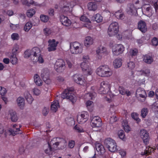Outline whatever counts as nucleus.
<instances>
[{
    "mask_svg": "<svg viewBox=\"0 0 158 158\" xmlns=\"http://www.w3.org/2000/svg\"><path fill=\"white\" fill-rule=\"evenodd\" d=\"M97 74L102 77H108L113 74V71L108 66L104 65L100 66L96 70Z\"/></svg>",
    "mask_w": 158,
    "mask_h": 158,
    "instance_id": "f257e3e1",
    "label": "nucleus"
},
{
    "mask_svg": "<svg viewBox=\"0 0 158 158\" xmlns=\"http://www.w3.org/2000/svg\"><path fill=\"white\" fill-rule=\"evenodd\" d=\"M83 62L81 66L83 72L87 73L88 75H91L92 73V70L90 66L89 59L88 55H84L83 56Z\"/></svg>",
    "mask_w": 158,
    "mask_h": 158,
    "instance_id": "f03ea898",
    "label": "nucleus"
},
{
    "mask_svg": "<svg viewBox=\"0 0 158 158\" xmlns=\"http://www.w3.org/2000/svg\"><path fill=\"white\" fill-rule=\"evenodd\" d=\"M70 52L73 54H81L83 50L82 45L77 41L71 43L70 44Z\"/></svg>",
    "mask_w": 158,
    "mask_h": 158,
    "instance_id": "7ed1b4c3",
    "label": "nucleus"
},
{
    "mask_svg": "<svg viewBox=\"0 0 158 158\" xmlns=\"http://www.w3.org/2000/svg\"><path fill=\"white\" fill-rule=\"evenodd\" d=\"M104 143L108 150L111 152H115L117 150V147L115 141L109 138L106 139L104 141Z\"/></svg>",
    "mask_w": 158,
    "mask_h": 158,
    "instance_id": "20e7f679",
    "label": "nucleus"
},
{
    "mask_svg": "<svg viewBox=\"0 0 158 158\" xmlns=\"http://www.w3.org/2000/svg\"><path fill=\"white\" fill-rule=\"evenodd\" d=\"M73 89L72 88L65 89L62 94V98L63 99H68L72 103H74L76 102V98L74 96L73 94Z\"/></svg>",
    "mask_w": 158,
    "mask_h": 158,
    "instance_id": "39448f33",
    "label": "nucleus"
},
{
    "mask_svg": "<svg viewBox=\"0 0 158 158\" xmlns=\"http://www.w3.org/2000/svg\"><path fill=\"white\" fill-rule=\"evenodd\" d=\"M40 49L37 47L33 48L31 50L28 49L24 53L25 58H27L33 56V57L38 56L40 55Z\"/></svg>",
    "mask_w": 158,
    "mask_h": 158,
    "instance_id": "423d86ee",
    "label": "nucleus"
},
{
    "mask_svg": "<svg viewBox=\"0 0 158 158\" xmlns=\"http://www.w3.org/2000/svg\"><path fill=\"white\" fill-rule=\"evenodd\" d=\"M119 31L118 23L116 22L112 23L109 26L108 29V33L110 36L116 35Z\"/></svg>",
    "mask_w": 158,
    "mask_h": 158,
    "instance_id": "0eeeda50",
    "label": "nucleus"
},
{
    "mask_svg": "<svg viewBox=\"0 0 158 158\" xmlns=\"http://www.w3.org/2000/svg\"><path fill=\"white\" fill-rule=\"evenodd\" d=\"M54 68L56 70L58 73L62 72L65 69V63L63 59H57L54 65Z\"/></svg>",
    "mask_w": 158,
    "mask_h": 158,
    "instance_id": "6e6552de",
    "label": "nucleus"
},
{
    "mask_svg": "<svg viewBox=\"0 0 158 158\" xmlns=\"http://www.w3.org/2000/svg\"><path fill=\"white\" fill-rule=\"evenodd\" d=\"M110 87V85L108 81H103L101 83L98 93L101 94H106L109 91Z\"/></svg>",
    "mask_w": 158,
    "mask_h": 158,
    "instance_id": "1a4fd4ad",
    "label": "nucleus"
},
{
    "mask_svg": "<svg viewBox=\"0 0 158 158\" xmlns=\"http://www.w3.org/2000/svg\"><path fill=\"white\" fill-rule=\"evenodd\" d=\"M102 124L101 119L99 117L95 116L91 118L90 125L92 127H99Z\"/></svg>",
    "mask_w": 158,
    "mask_h": 158,
    "instance_id": "9d476101",
    "label": "nucleus"
},
{
    "mask_svg": "<svg viewBox=\"0 0 158 158\" xmlns=\"http://www.w3.org/2000/svg\"><path fill=\"white\" fill-rule=\"evenodd\" d=\"M125 48L121 44L115 45L112 48V52L114 55L118 56L122 53L124 51Z\"/></svg>",
    "mask_w": 158,
    "mask_h": 158,
    "instance_id": "9b49d317",
    "label": "nucleus"
},
{
    "mask_svg": "<svg viewBox=\"0 0 158 158\" xmlns=\"http://www.w3.org/2000/svg\"><path fill=\"white\" fill-rule=\"evenodd\" d=\"M73 78L74 82L78 84L83 86L86 84V80L82 75L76 74L73 76Z\"/></svg>",
    "mask_w": 158,
    "mask_h": 158,
    "instance_id": "f8f14e48",
    "label": "nucleus"
},
{
    "mask_svg": "<svg viewBox=\"0 0 158 158\" xmlns=\"http://www.w3.org/2000/svg\"><path fill=\"white\" fill-rule=\"evenodd\" d=\"M41 76L46 83L48 84L50 83L51 81L49 79V72L47 68H45L42 70Z\"/></svg>",
    "mask_w": 158,
    "mask_h": 158,
    "instance_id": "ddd939ff",
    "label": "nucleus"
},
{
    "mask_svg": "<svg viewBox=\"0 0 158 158\" xmlns=\"http://www.w3.org/2000/svg\"><path fill=\"white\" fill-rule=\"evenodd\" d=\"M89 114L86 111L81 112L80 115H78L77 121L79 124H82L86 122L89 118Z\"/></svg>",
    "mask_w": 158,
    "mask_h": 158,
    "instance_id": "4468645a",
    "label": "nucleus"
},
{
    "mask_svg": "<svg viewBox=\"0 0 158 158\" xmlns=\"http://www.w3.org/2000/svg\"><path fill=\"white\" fill-rule=\"evenodd\" d=\"M48 48L49 52L54 51L56 49V48L59 43L58 41H56L55 39H50L48 41Z\"/></svg>",
    "mask_w": 158,
    "mask_h": 158,
    "instance_id": "2eb2a0df",
    "label": "nucleus"
},
{
    "mask_svg": "<svg viewBox=\"0 0 158 158\" xmlns=\"http://www.w3.org/2000/svg\"><path fill=\"white\" fill-rule=\"evenodd\" d=\"M140 135L143 142L146 144L148 143L149 140V136L148 132L144 129L140 130Z\"/></svg>",
    "mask_w": 158,
    "mask_h": 158,
    "instance_id": "dca6fc26",
    "label": "nucleus"
},
{
    "mask_svg": "<svg viewBox=\"0 0 158 158\" xmlns=\"http://www.w3.org/2000/svg\"><path fill=\"white\" fill-rule=\"evenodd\" d=\"M136 94L142 98L140 100L141 101L143 102L145 101L147 94L145 90L143 88L140 87L138 88L136 90Z\"/></svg>",
    "mask_w": 158,
    "mask_h": 158,
    "instance_id": "f3484780",
    "label": "nucleus"
},
{
    "mask_svg": "<svg viewBox=\"0 0 158 158\" xmlns=\"http://www.w3.org/2000/svg\"><path fill=\"white\" fill-rule=\"evenodd\" d=\"M97 56L99 59L102 58V56L106 54V48L102 46L98 47L96 50Z\"/></svg>",
    "mask_w": 158,
    "mask_h": 158,
    "instance_id": "a211bd4d",
    "label": "nucleus"
},
{
    "mask_svg": "<svg viewBox=\"0 0 158 158\" xmlns=\"http://www.w3.org/2000/svg\"><path fill=\"white\" fill-rule=\"evenodd\" d=\"M22 125H19V127H18V125L15 124L13 125V129H10L9 131L10 134L13 136L18 134H21L22 133V131L20 130V128L21 127Z\"/></svg>",
    "mask_w": 158,
    "mask_h": 158,
    "instance_id": "6ab92c4d",
    "label": "nucleus"
},
{
    "mask_svg": "<svg viewBox=\"0 0 158 158\" xmlns=\"http://www.w3.org/2000/svg\"><path fill=\"white\" fill-rule=\"evenodd\" d=\"M138 28L142 32H145L147 30L146 23L143 20H140L138 23Z\"/></svg>",
    "mask_w": 158,
    "mask_h": 158,
    "instance_id": "aec40b11",
    "label": "nucleus"
},
{
    "mask_svg": "<svg viewBox=\"0 0 158 158\" xmlns=\"http://www.w3.org/2000/svg\"><path fill=\"white\" fill-rule=\"evenodd\" d=\"M60 20L63 25L66 27L70 26L72 23L71 20L69 19L68 17L63 15L61 16Z\"/></svg>",
    "mask_w": 158,
    "mask_h": 158,
    "instance_id": "412c9836",
    "label": "nucleus"
},
{
    "mask_svg": "<svg viewBox=\"0 0 158 158\" xmlns=\"http://www.w3.org/2000/svg\"><path fill=\"white\" fill-rule=\"evenodd\" d=\"M120 94L122 95H126L127 96L131 95V93L128 89H125L123 86H120L118 88Z\"/></svg>",
    "mask_w": 158,
    "mask_h": 158,
    "instance_id": "4be33fe9",
    "label": "nucleus"
},
{
    "mask_svg": "<svg viewBox=\"0 0 158 158\" xmlns=\"http://www.w3.org/2000/svg\"><path fill=\"white\" fill-rule=\"evenodd\" d=\"M96 149L100 155H103L105 152L103 146L99 143L96 145Z\"/></svg>",
    "mask_w": 158,
    "mask_h": 158,
    "instance_id": "5701e85b",
    "label": "nucleus"
},
{
    "mask_svg": "<svg viewBox=\"0 0 158 158\" xmlns=\"http://www.w3.org/2000/svg\"><path fill=\"white\" fill-rule=\"evenodd\" d=\"M24 95L28 102L31 104L34 99L31 94L28 92L26 91L24 93Z\"/></svg>",
    "mask_w": 158,
    "mask_h": 158,
    "instance_id": "b1692460",
    "label": "nucleus"
},
{
    "mask_svg": "<svg viewBox=\"0 0 158 158\" xmlns=\"http://www.w3.org/2000/svg\"><path fill=\"white\" fill-rule=\"evenodd\" d=\"M154 151V149L153 148H151L149 146L146 147L144 152H141V154L143 156L150 155Z\"/></svg>",
    "mask_w": 158,
    "mask_h": 158,
    "instance_id": "393cba45",
    "label": "nucleus"
},
{
    "mask_svg": "<svg viewBox=\"0 0 158 158\" xmlns=\"http://www.w3.org/2000/svg\"><path fill=\"white\" fill-rule=\"evenodd\" d=\"M88 7L89 10L95 11L97 9V5L94 2H91L89 3L87 5Z\"/></svg>",
    "mask_w": 158,
    "mask_h": 158,
    "instance_id": "a878e982",
    "label": "nucleus"
},
{
    "mask_svg": "<svg viewBox=\"0 0 158 158\" xmlns=\"http://www.w3.org/2000/svg\"><path fill=\"white\" fill-rule=\"evenodd\" d=\"M17 101L18 106L21 109H22L25 104L24 98L19 97L17 98Z\"/></svg>",
    "mask_w": 158,
    "mask_h": 158,
    "instance_id": "bb28decb",
    "label": "nucleus"
},
{
    "mask_svg": "<svg viewBox=\"0 0 158 158\" xmlns=\"http://www.w3.org/2000/svg\"><path fill=\"white\" fill-rule=\"evenodd\" d=\"M138 53V50L136 48L131 49L128 53V55L130 58H131L133 57L134 56H136Z\"/></svg>",
    "mask_w": 158,
    "mask_h": 158,
    "instance_id": "cd10ccee",
    "label": "nucleus"
},
{
    "mask_svg": "<svg viewBox=\"0 0 158 158\" xmlns=\"http://www.w3.org/2000/svg\"><path fill=\"white\" fill-rule=\"evenodd\" d=\"M93 40L92 38L88 36L86 37L84 42L85 45V46L89 47L93 44Z\"/></svg>",
    "mask_w": 158,
    "mask_h": 158,
    "instance_id": "c85d7f7f",
    "label": "nucleus"
},
{
    "mask_svg": "<svg viewBox=\"0 0 158 158\" xmlns=\"http://www.w3.org/2000/svg\"><path fill=\"white\" fill-rule=\"evenodd\" d=\"M59 107V104L58 101H54L53 103L51 105V109L53 112H56Z\"/></svg>",
    "mask_w": 158,
    "mask_h": 158,
    "instance_id": "c756f323",
    "label": "nucleus"
},
{
    "mask_svg": "<svg viewBox=\"0 0 158 158\" xmlns=\"http://www.w3.org/2000/svg\"><path fill=\"white\" fill-rule=\"evenodd\" d=\"M122 64V60L120 58L116 59L114 62V65L115 68H118L120 67Z\"/></svg>",
    "mask_w": 158,
    "mask_h": 158,
    "instance_id": "7c9ffc66",
    "label": "nucleus"
},
{
    "mask_svg": "<svg viewBox=\"0 0 158 158\" xmlns=\"http://www.w3.org/2000/svg\"><path fill=\"white\" fill-rule=\"evenodd\" d=\"M34 81L36 84L38 86H40L42 85V81L40 79L39 76L35 74L34 76Z\"/></svg>",
    "mask_w": 158,
    "mask_h": 158,
    "instance_id": "2f4dec72",
    "label": "nucleus"
},
{
    "mask_svg": "<svg viewBox=\"0 0 158 158\" xmlns=\"http://www.w3.org/2000/svg\"><path fill=\"white\" fill-rule=\"evenodd\" d=\"M118 135L119 138L123 141H125L126 138L124 131L122 130H120L118 132Z\"/></svg>",
    "mask_w": 158,
    "mask_h": 158,
    "instance_id": "473e14b6",
    "label": "nucleus"
},
{
    "mask_svg": "<svg viewBox=\"0 0 158 158\" xmlns=\"http://www.w3.org/2000/svg\"><path fill=\"white\" fill-rule=\"evenodd\" d=\"M143 60L147 64H150L153 61V59L151 56L146 55L143 57Z\"/></svg>",
    "mask_w": 158,
    "mask_h": 158,
    "instance_id": "72a5a7b5",
    "label": "nucleus"
},
{
    "mask_svg": "<svg viewBox=\"0 0 158 158\" xmlns=\"http://www.w3.org/2000/svg\"><path fill=\"white\" fill-rule=\"evenodd\" d=\"M33 61L35 62L38 61L39 63H42L44 62V60L41 55L40 53V55L36 56H34V58L33 59Z\"/></svg>",
    "mask_w": 158,
    "mask_h": 158,
    "instance_id": "f704fd0d",
    "label": "nucleus"
},
{
    "mask_svg": "<svg viewBox=\"0 0 158 158\" xmlns=\"http://www.w3.org/2000/svg\"><path fill=\"white\" fill-rule=\"evenodd\" d=\"M10 62L13 64H16L17 63L18 59L16 57V55L14 53H12L10 56Z\"/></svg>",
    "mask_w": 158,
    "mask_h": 158,
    "instance_id": "c9c22d12",
    "label": "nucleus"
},
{
    "mask_svg": "<svg viewBox=\"0 0 158 158\" xmlns=\"http://www.w3.org/2000/svg\"><path fill=\"white\" fill-rule=\"evenodd\" d=\"M10 114L11 121L13 122H16L18 120L16 113L15 111H10Z\"/></svg>",
    "mask_w": 158,
    "mask_h": 158,
    "instance_id": "e433bc0d",
    "label": "nucleus"
},
{
    "mask_svg": "<svg viewBox=\"0 0 158 158\" xmlns=\"http://www.w3.org/2000/svg\"><path fill=\"white\" fill-rule=\"evenodd\" d=\"M60 139V138L59 137L53 138L52 140H51L50 143L48 142V143H49L51 146L52 145H55L57 146L59 145V142L57 141V139Z\"/></svg>",
    "mask_w": 158,
    "mask_h": 158,
    "instance_id": "4c0bfd02",
    "label": "nucleus"
},
{
    "mask_svg": "<svg viewBox=\"0 0 158 158\" xmlns=\"http://www.w3.org/2000/svg\"><path fill=\"white\" fill-rule=\"evenodd\" d=\"M114 15L115 17L117 19H123L124 17V15L120 10H118L114 14Z\"/></svg>",
    "mask_w": 158,
    "mask_h": 158,
    "instance_id": "58836bf2",
    "label": "nucleus"
},
{
    "mask_svg": "<svg viewBox=\"0 0 158 158\" xmlns=\"http://www.w3.org/2000/svg\"><path fill=\"white\" fill-rule=\"evenodd\" d=\"M148 110L146 108L142 109L141 111V116L143 118H145L148 113Z\"/></svg>",
    "mask_w": 158,
    "mask_h": 158,
    "instance_id": "ea45409f",
    "label": "nucleus"
},
{
    "mask_svg": "<svg viewBox=\"0 0 158 158\" xmlns=\"http://www.w3.org/2000/svg\"><path fill=\"white\" fill-rule=\"evenodd\" d=\"M152 111L155 113L158 112V103L157 102H154L152 105Z\"/></svg>",
    "mask_w": 158,
    "mask_h": 158,
    "instance_id": "a19ab883",
    "label": "nucleus"
},
{
    "mask_svg": "<svg viewBox=\"0 0 158 158\" xmlns=\"http://www.w3.org/2000/svg\"><path fill=\"white\" fill-rule=\"evenodd\" d=\"M35 13V11L33 9H31L27 10V15L28 17H31Z\"/></svg>",
    "mask_w": 158,
    "mask_h": 158,
    "instance_id": "79ce46f5",
    "label": "nucleus"
},
{
    "mask_svg": "<svg viewBox=\"0 0 158 158\" xmlns=\"http://www.w3.org/2000/svg\"><path fill=\"white\" fill-rule=\"evenodd\" d=\"M32 25L31 23L29 22H27L25 25L24 29L26 31H28L31 28Z\"/></svg>",
    "mask_w": 158,
    "mask_h": 158,
    "instance_id": "37998d69",
    "label": "nucleus"
},
{
    "mask_svg": "<svg viewBox=\"0 0 158 158\" xmlns=\"http://www.w3.org/2000/svg\"><path fill=\"white\" fill-rule=\"evenodd\" d=\"M95 21L97 23L101 22L102 20L103 17L100 14H96L94 17Z\"/></svg>",
    "mask_w": 158,
    "mask_h": 158,
    "instance_id": "c03bdc74",
    "label": "nucleus"
},
{
    "mask_svg": "<svg viewBox=\"0 0 158 158\" xmlns=\"http://www.w3.org/2000/svg\"><path fill=\"white\" fill-rule=\"evenodd\" d=\"M131 116L133 119L136 121L137 123H139L140 122L141 120L139 118L138 115L136 113H132L131 114Z\"/></svg>",
    "mask_w": 158,
    "mask_h": 158,
    "instance_id": "a18cd8bd",
    "label": "nucleus"
},
{
    "mask_svg": "<svg viewBox=\"0 0 158 158\" xmlns=\"http://www.w3.org/2000/svg\"><path fill=\"white\" fill-rule=\"evenodd\" d=\"M41 20L44 22H47L49 20V17L44 15H41L40 16Z\"/></svg>",
    "mask_w": 158,
    "mask_h": 158,
    "instance_id": "49530a36",
    "label": "nucleus"
},
{
    "mask_svg": "<svg viewBox=\"0 0 158 158\" xmlns=\"http://www.w3.org/2000/svg\"><path fill=\"white\" fill-rule=\"evenodd\" d=\"M127 67L130 69H133L135 67V64L133 61H129L127 64Z\"/></svg>",
    "mask_w": 158,
    "mask_h": 158,
    "instance_id": "de8ad7c7",
    "label": "nucleus"
},
{
    "mask_svg": "<svg viewBox=\"0 0 158 158\" xmlns=\"http://www.w3.org/2000/svg\"><path fill=\"white\" fill-rule=\"evenodd\" d=\"M93 103V102L88 100L85 103L86 106H87V108L89 110L90 112H91L93 110V108H91L90 109H89V107Z\"/></svg>",
    "mask_w": 158,
    "mask_h": 158,
    "instance_id": "09e8293b",
    "label": "nucleus"
},
{
    "mask_svg": "<svg viewBox=\"0 0 158 158\" xmlns=\"http://www.w3.org/2000/svg\"><path fill=\"white\" fill-rule=\"evenodd\" d=\"M119 153L120 155L123 156H124L126 155V152L122 149H119L117 148V150L115 152Z\"/></svg>",
    "mask_w": 158,
    "mask_h": 158,
    "instance_id": "8fccbe9b",
    "label": "nucleus"
},
{
    "mask_svg": "<svg viewBox=\"0 0 158 158\" xmlns=\"http://www.w3.org/2000/svg\"><path fill=\"white\" fill-rule=\"evenodd\" d=\"M123 126L125 131L127 132H128L130 131V127L127 123H123Z\"/></svg>",
    "mask_w": 158,
    "mask_h": 158,
    "instance_id": "3c124183",
    "label": "nucleus"
},
{
    "mask_svg": "<svg viewBox=\"0 0 158 158\" xmlns=\"http://www.w3.org/2000/svg\"><path fill=\"white\" fill-rule=\"evenodd\" d=\"M52 151V148L50 144L48 143V148L45 150V152L47 154L50 155Z\"/></svg>",
    "mask_w": 158,
    "mask_h": 158,
    "instance_id": "603ef678",
    "label": "nucleus"
},
{
    "mask_svg": "<svg viewBox=\"0 0 158 158\" xmlns=\"http://www.w3.org/2000/svg\"><path fill=\"white\" fill-rule=\"evenodd\" d=\"M12 39L14 40H18L19 39V36L18 33H13L11 35Z\"/></svg>",
    "mask_w": 158,
    "mask_h": 158,
    "instance_id": "864d4df0",
    "label": "nucleus"
},
{
    "mask_svg": "<svg viewBox=\"0 0 158 158\" xmlns=\"http://www.w3.org/2000/svg\"><path fill=\"white\" fill-rule=\"evenodd\" d=\"M80 20L83 22L90 23V20L86 17L84 15H82L80 18Z\"/></svg>",
    "mask_w": 158,
    "mask_h": 158,
    "instance_id": "5fc2aeb1",
    "label": "nucleus"
},
{
    "mask_svg": "<svg viewBox=\"0 0 158 158\" xmlns=\"http://www.w3.org/2000/svg\"><path fill=\"white\" fill-rule=\"evenodd\" d=\"M7 92L6 88L0 86V94L2 96H4Z\"/></svg>",
    "mask_w": 158,
    "mask_h": 158,
    "instance_id": "6e6d98bb",
    "label": "nucleus"
},
{
    "mask_svg": "<svg viewBox=\"0 0 158 158\" xmlns=\"http://www.w3.org/2000/svg\"><path fill=\"white\" fill-rule=\"evenodd\" d=\"M152 43L154 46H156L158 44V40L156 37H154L152 40Z\"/></svg>",
    "mask_w": 158,
    "mask_h": 158,
    "instance_id": "4d7b16f0",
    "label": "nucleus"
},
{
    "mask_svg": "<svg viewBox=\"0 0 158 158\" xmlns=\"http://www.w3.org/2000/svg\"><path fill=\"white\" fill-rule=\"evenodd\" d=\"M75 144V141L73 140L69 141L68 143V146L70 148H73Z\"/></svg>",
    "mask_w": 158,
    "mask_h": 158,
    "instance_id": "13d9d810",
    "label": "nucleus"
},
{
    "mask_svg": "<svg viewBox=\"0 0 158 158\" xmlns=\"http://www.w3.org/2000/svg\"><path fill=\"white\" fill-rule=\"evenodd\" d=\"M117 118L116 116H113L111 117V118L110 120V123L112 124L114 122L117 121Z\"/></svg>",
    "mask_w": 158,
    "mask_h": 158,
    "instance_id": "bf43d9fd",
    "label": "nucleus"
},
{
    "mask_svg": "<svg viewBox=\"0 0 158 158\" xmlns=\"http://www.w3.org/2000/svg\"><path fill=\"white\" fill-rule=\"evenodd\" d=\"M31 5H33L35 6H39V4L37 2H35L33 0H31L29 2H28V5H29L28 6H31Z\"/></svg>",
    "mask_w": 158,
    "mask_h": 158,
    "instance_id": "052dcab7",
    "label": "nucleus"
},
{
    "mask_svg": "<svg viewBox=\"0 0 158 158\" xmlns=\"http://www.w3.org/2000/svg\"><path fill=\"white\" fill-rule=\"evenodd\" d=\"M74 128L78 132H81L83 131V129L81 127L77 126V125L74 126Z\"/></svg>",
    "mask_w": 158,
    "mask_h": 158,
    "instance_id": "680f3d73",
    "label": "nucleus"
},
{
    "mask_svg": "<svg viewBox=\"0 0 158 158\" xmlns=\"http://www.w3.org/2000/svg\"><path fill=\"white\" fill-rule=\"evenodd\" d=\"M49 110L48 108L44 107L42 110V114L44 116H46L48 114L49 112Z\"/></svg>",
    "mask_w": 158,
    "mask_h": 158,
    "instance_id": "e2e57ef3",
    "label": "nucleus"
},
{
    "mask_svg": "<svg viewBox=\"0 0 158 158\" xmlns=\"http://www.w3.org/2000/svg\"><path fill=\"white\" fill-rule=\"evenodd\" d=\"M150 72V70L148 69H145V70L142 71V73L145 74V76H147L149 75Z\"/></svg>",
    "mask_w": 158,
    "mask_h": 158,
    "instance_id": "0e129e2a",
    "label": "nucleus"
},
{
    "mask_svg": "<svg viewBox=\"0 0 158 158\" xmlns=\"http://www.w3.org/2000/svg\"><path fill=\"white\" fill-rule=\"evenodd\" d=\"M34 94L36 95H39L40 93V90L36 88H34L33 89Z\"/></svg>",
    "mask_w": 158,
    "mask_h": 158,
    "instance_id": "69168bd1",
    "label": "nucleus"
},
{
    "mask_svg": "<svg viewBox=\"0 0 158 158\" xmlns=\"http://www.w3.org/2000/svg\"><path fill=\"white\" fill-rule=\"evenodd\" d=\"M10 26L11 29L13 30H15L19 27L18 24H14L12 23H10Z\"/></svg>",
    "mask_w": 158,
    "mask_h": 158,
    "instance_id": "338daca9",
    "label": "nucleus"
},
{
    "mask_svg": "<svg viewBox=\"0 0 158 158\" xmlns=\"http://www.w3.org/2000/svg\"><path fill=\"white\" fill-rule=\"evenodd\" d=\"M44 32L46 35H48L51 33V31L48 28H46L44 30Z\"/></svg>",
    "mask_w": 158,
    "mask_h": 158,
    "instance_id": "774afa93",
    "label": "nucleus"
}]
</instances>
